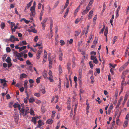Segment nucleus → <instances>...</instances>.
<instances>
[{
    "label": "nucleus",
    "instance_id": "obj_12",
    "mask_svg": "<svg viewBox=\"0 0 129 129\" xmlns=\"http://www.w3.org/2000/svg\"><path fill=\"white\" fill-rule=\"evenodd\" d=\"M27 43L25 41H22L19 44V46H21L26 45Z\"/></svg>",
    "mask_w": 129,
    "mask_h": 129
},
{
    "label": "nucleus",
    "instance_id": "obj_43",
    "mask_svg": "<svg viewBox=\"0 0 129 129\" xmlns=\"http://www.w3.org/2000/svg\"><path fill=\"white\" fill-rule=\"evenodd\" d=\"M43 22H42L41 24L42 25V28L43 29H45V23H43Z\"/></svg>",
    "mask_w": 129,
    "mask_h": 129
},
{
    "label": "nucleus",
    "instance_id": "obj_51",
    "mask_svg": "<svg viewBox=\"0 0 129 129\" xmlns=\"http://www.w3.org/2000/svg\"><path fill=\"white\" fill-rule=\"evenodd\" d=\"M59 3V1H58L56 2L55 4V5L54 6V7L56 8L58 5Z\"/></svg>",
    "mask_w": 129,
    "mask_h": 129
},
{
    "label": "nucleus",
    "instance_id": "obj_16",
    "mask_svg": "<svg viewBox=\"0 0 129 129\" xmlns=\"http://www.w3.org/2000/svg\"><path fill=\"white\" fill-rule=\"evenodd\" d=\"M86 104L87 105V107L86 108V114L87 115H88V109H89V104L88 103V100H87L86 101Z\"/></svg>",
    "mask_w": 129,
    "mask_h": 129
},
{
    "label": "nucleus",
    "instance_id": "obj_29",
    "mask_svg": "<svg viewBox=\"0 0 129 129\" xmlns=\"http://www.w3.org/2000/svg\"><path fill=\"white\" fill-rule=\"evenodd\" d=\"M32 3V1H31L30 2L27 4V8H28L31 6Z\"/></svg>",
    "mask_w": 129,
    "mask_h": 129
},
{
    "label": "nucleus",
    "instance_id": "obj_23",
    "mask_svg": "<svg viewBox=\"0 0 129 129\" xmlns=\"http://www.w3.org/2000/svg\"><path fill=\"white\" fill-rule=\"evenodd\" d=\"M22 20H23L27 24L30 21H28L26 20L24 18H23L21 20V21H22Z\"/></svg>",
    "mask_w": 129,
    "mask_h": 129
},
{
    "label": "nucleus",
    "instance_id": "obj_19",
    "mask_svg": "<svg viewBox=\"0 0 129 129\" xmlns=\"http://www.w3.org/2000/svg\"><path fill=\"white\" fill-rule=\"evenodd\" d=\"M15 37L14 36L12 35L11 36L10 39V40L11 42H13L14 41Z\"/></svg>",
    "mask_w": 129,
    "mask_h": 129
},
{
    "label": "nucleus",
    "instance_id": "obj_24",
    "mask_svg": "<svg viewBox=\"0 0 129 129\" xmlns=\"http://www.w3.org/2000/svg\"><path fill=\"white\" fill-rule=\"evenodd\" d=\"M93 11L92 10L91 11L89 12V19L91 18L92 17V14Z\"/></svg>",
    "mask_w": 129,
    "mask_h": 129
},
{
    "label": "nucleus",
    "instance_id": "obj_59",
    "mask_svg": "<svg viewBox=\"0 0 129 129\" xmlns=\"http://www.w3.org/2000/svg\"><path fill=\"white\" fill-rule=\"evenodd\" d=\"M74 80L75 81V83L76 84V82L77 81V77L76 76H74Z\"/></svg>",
    "mask_w": 129,
    "mask_h": 129
},
{
    "label": "nucleus",
    "instance_id": "obj_47",
    "mask_svg": "<svg viewBox=\"0 0 129 129\" xmlns=\"http://www.w3.org/2000/svg\"><path fill=\"white\" fill-rule=\"evenodd\" d=\"M67 80L66 87L67 88H68L69 87V81L68 79L67 78Z\"/></svg>",
    "mask_w": 129,
    "mask_h": 129
},
{
    "label": "nucleus",
    "instance_id": "obj_14",
    "mask_svg": "<svg viewBox=\"0 0 129 129\" xmlns=\"http://www.w3.org/2000/svg\"><path fill=\"white\" fill-rule=\"evenodd\" d=\"M42 43H38L36 44V45L34 46V47H36L37 46H40V47L39 48H42L43 47L42 46Z\"/></svg>",
    "mask_w": 129,
    "mask_h": 129
},
{
    "label": "nucleus",
    "instance_id": "obj_2",
    "mask_svg": "<svg viewBox=\"0 0 129 129\" xmlns=\"http://www.w3.org/2000/svg\"><path fill=\"white\" fill-rule=\"evenodd\" d=\"M30 10L31 12V14H30V16L34 17L36 15L35 8L33 7H31L30 8Z\"/></svg>",
    "mask_w": 129,
    "mask_h": 129
},
{
    "label": "nucleus",
    "instance_id": "obj_49",
    "mask_svg": "<svg viewBox=\"0 0 129 129\" xmlns=\"http://www.w3.org/2000/svg\"><path fill=\"white\" fill-rule=\"evenodd\" d=\"M39 122V124L40 125H43L44 124V123L42 122V120H39L38 121V122Z\"/></svg>",
    "mask_w": 129,
    "mask_h": 129
},
{
    "label": "nucleus",
    "instance_id": "obj_39",
    "mask_svg": "<svg viewBox=\"0 0 129 129\" xmlns=\"http://www.w3.org/2000/svg\"><path fill=\"white\" fill-rule=\"evenodd\" d=\"M19 23H17L14 26V29H15V31L16 30L18 26Z\"/></svg>",
    "mask_w": 129,
    "mask_h": 129
},
{
    "label": "nucleus",
    "instance_id": "obj_36",
    "mask_svg": "<svg viewBox=\"0 0 129 129\" xmlns=\"http://www.w3.org/2000/svg\"><path fill=\"white\" fill-rule=\"evenodd\" d=\"M117 37L116 36H115L114 37V38L113 39V44H114L115 43V42L116 41H117Z\"/></svg>",
    "mask_w": 129,
    "mask_h": 129
},
{
    "label": "nucleus",
    "instance_id": "obj_42",
    "mask_svg": "<svg viewBox=\"0 0 129 129\" xmlns=\"http://www.w3.org/2000/svg\"><path fill=\"white\" fill-rule=\"evenodd\" d=\"M59 73H61L62 72L61 67L60 65H59Z\"/></svg>",
    "mask_w": 129,
    "mask_h": 129
},
{
    "label": "nucleus",
    "instance_id": "obj_48",
    "mask_svg": "<svg viewBox=\"0 0 129 129\" xmlns=\"http://www.w3.org/2000/svg\"><path fill=\"white\" fill-rule=\"evenodd\" d=\"M60 125V121H59L57 123V126L56 127V129H58Z\"/></svg>",
    "mask_w": 129,
    "mask_h": 129
},
{
    "label": "nucleus",
    "instance_id": "obj_18",
    "mask_svg": "<svg viewBox=\"0 0 129 129\" xmlns=\"http://www.w3.org/2000/svg\"><path fill=\"white\" fill-rule=\"evenodd\" d=\"M36 120L37 119L35 117H33L32 118L31 121L35 124H36L37 123Z\"/></svg>",
    "mask_w": 129,
    "mask_h": 129
},
{
    "label": "nucleus",
    "instance_id": "obj_5",
    "mask_svg": "<svg viewBox=\"0 0 129 129\" xmlns=\"http://www.w3.org/2000/svg\"><path fill=\"white\" fill-rule=\"evenodd\" d=\"M42 51L41 50H39L38 51V53L36 55L37 59H39L40 58L41 54L42 53Z\"/></svg>",
    "mask_w": 129,
    "mask_h": 129
},
{
    "label": "nucleus",
    "instance_id": "obj_1",
    "mask_svg": "<svg viewBox=\"0 0 129 129\" xmlns=\"http://www.w3.org/2000/svg\"><path fill=\"white\" fill-rule=\"evenodd\" d=\"M14 52L15 54L19 60L21 61H23V59L21 58L23 55V53L22 52L19 53L17 52L16 51H15Z\"/></svg>",
    "mask_w": 129,
    "mask_h": 129
},
{
    "label": "nucleus",
    "instance_id": "obj_3",
    "mask_svg": "<svg viewBox=\"0 0 129 129\" xmlns=\"http://www.w3.org/2000/svg\"><path fill=\"white\" fill-rule=\"evenodd\" d=\"M90 59L93 60V62L95 64H96L98 63V61L95 56L91 55L90 57Z\"/></svg>",
    "mask_w": 129,
    "mask_h": 129
},
{
    "label": "nucleus",
    "instance_id": "obj_38",
    "mask_svg": "<svg viewBox=\"0 0 129 129\" xmlns=\"http://www.w3.org/2000/svg\"><path fill=\"white\" fill-rule=\"evenodd\" d=\"M90 78L91 80V83L92 84L94 82V77L93 76H91L90 77Z\"/></svg>",
    "mask_w": 129,
    "mask_h": 129
},
{
    "label": "nucleus",
    "instance_id": "obj_30",
    "mask_svg": "<svg viewBox=\"0 0 129 129\" xmlns=\"http://www.w3.org/2000/svg\"><path fill=\"white\" fill-rule=\"evenodd\" d=\"M128 123L127 121L126 120L125 121L123 124V126L124 127H125L127 126L128 124Z\"/></svg>",
    "mask_w": 129,
    "mask_h": 129
},
{
    "label": "nucleus",
    "instance_id": "obj_9",
    "mask_svg": "<svg viewBox=\"0 0 129 129\" xmlns=\"http://www.w3.org/2000/svg\"><path fill=\"white\" fill-rule=\"evenodd\" d=\"M20 114H22L23 116H25L26 115V114H25V110L24 109L22 108L20 111Z\"/></svg>",
    "mask_w": 129,
    "mask_h": 129
},
{
    "label": "nucleus",
    "instance_id": "obj_58",
    "mask_svg": "<svg viewBox=\"0 0 129 129\" xmlns=\"http://www.w3.org/2000/svg\"><path fill=\"white\" fill-rule=\"evenodd\" d=\"M48 18H44L43 20V21L42 22H43V23H45L47 20Z\"/></svg>",
    "mask_w": 129,
    "mask_h": 129
},
{
    "label": "nucleus",
    "instance_id": "obj_28",
    "mask_svg": "<svg viewBox=\"0 0 129 129\" xmlns=\"http://www.w3.org/2000/svg\"><path fill=\"white\" fill-rule=\"evenodd\" d=\"M1 28L3 29L5 26V24L4 22H2L1 24Z\"/></svg>",
    "mask_w": 129,
    "mask_h": 129
},
{
    "label": "nucleus",
    "instance_id": "obj_31",
    "mask_svg": "<svg viewBox=\"0 0 129 129\" xmlns=\"http://www.w3.org/2000/svg\"><path fill=\"white\" fill-rule=\"evenodd\" d=\"M29 113L31 115H34L35 114L34 111L32 109H30Z\"/></svg>",
    "mask_w": 129,
    "mask_h": 129
},
{
    "label": "nucleus",
    "instance_id": "obj_25",
    "mask_svg": "<svg viewBox=\"0 0 129 129\" xmlns=\"http://www.w3.org/2000/svg\"><path fill=\"white\" fill-rule=\"evenodd\" d=\"M122 100V98H120V99H119V100H118V103L117 105V106L118 107L119 106L120 104L121 103V101Z\"/></svg>",
    "mask_w": 129,
    "mask_h": 129
},
{
    "label": "nucleus",
    "instance_id": "obj_11",
    "mask_svg": "<svg viewBox=\"0 0 129 129\" xmlns=\"http://www.w3.org/2000/svg\"><path fill=\"white\" fill-rule=\"evenodd\" d=\"M27 77V76L24 73L20 75V78L21 79L25 78H26Z\"/></svg>",
    "mask_w": 129,
    "mask_h": 129
},
{
    "label": "nucleus",
    "instance_id": "obj_41",
    "mask_svg": "<svg viewBox=\"0 0 129 129\" xmlns=\"http://www.w3.org/2000/svg\"><path fill=\"white\" fill-rule=\"evenodd\" d=\"M88 55H83V57H82V59H83V58L86 59H88Z\"/></svg>",
    "mask_w": 129,
    "mask_h": 129
},
{
    "label": "nucleus",
    "instance_id": "obj_32",
    "mask_svg": "<svg viewBox=\"0 0 129 129\" xmlns=\"http://www.w3.org/2000/svg\"><path fill=\"white\" fill-rule=\"evenodd\" d=\"M89 27V26L87 25V29L86 32H85V35L86 37H87V34L88 32V28Z\"/></svg>",
    "mask_w": 129,
    "mask_h": 129
},
{
    "label": "nucleus",
    "instance_id": "obj_57",
    "mask_svg": "<svg viewBox=\"0 0 129 129\" xmlns=\"http://www.w3.org/2000/svg\"><path fill=\"white\" fill-rule=\"evenodd\" d=\"M109 64L110 67H112L114 68L115 67L117 66V65L116 64H115L114 65H113L112 64L110 63Z\"/></svg>",
    "mask_w": 129,
    "mask_h": 129
},
{
    "label": "nucleus",
    "instance_id": "obj_46",
    "mask_svg": "<svg viewBox=\"0 0 129 129\" xmlns=\"http://www.w3.org/2000/svg\"><path fill=\"white\" fill-rule=\"evenodd\" d=\"M29 29L28 30V31L29 32H33L34 33H37V31L35 29H33L31 31H30Z\"/></svg>",
    "mask_w": 129,
    "mask_h": 129
},
{
    "label": "nucleus",
    "instance_id": "obj_44",
    "mask_svg": "<svg viewBox=\"0 0 129 129\" xmlns=\"http://www.w3.org/2000/svg\"><path fill=\"white\" fill-rule=\"evenodd\" d=\"M60 44L61 45H63L65 44V42L64 41L61 40L60 41Z\"/></svg>",
    "mask_w": 129,
    "mask_h": 129
},
{
    "label": "nucleus",
    "instance_id": "obj_63",
    "mask_svg": "<svg viewBox=\"0 0 129 129\" xmlns=\"http://www.w3.org/2000/svg\"><path fill=\"white\" fill-rule=\"evenodd\" d=\"M78 50L79 51H80V52L82 54L84 55L85 54L84 52V51H81V49H78Z\"/></svg>",
    "mask_w": 129,
    "mask_h": 129
},
{
    "label": "nucleus",
    "instance_id": "obj_17",
    "mask_svg": "<svg viewBox=\"0 0 129 129\" xmlns=\"http://www.w3.org/2000/svg\"><path fill=\"white\" fill-rule=\"evenodd\" d=\"M40 90L42 92L43 94H44L46 92L45 88L44 87H43L42 88H40Z\"/></svg>",
    "mask_w": 129,
    "mask_h": 129
},
{
    "label": "nucleus",
    "instance_id": "obj_37",
    "mask_svg": "<svg viewBox=\"0 0 129 129\" xmlns=\"http://www.w3.org/2000/svg\"><path fill=\"white\" fill-rule=\"evenodd\" d=\"M35 100L33 98H30L29 100V102L30 103H32L35 101Z\"/></svg>",
    "mask_w": 129,
    "mask_h": 129
},
{
    "label": "nucleus",
    "instance_id": "obj_13",
    "mask_svg": "<svg viewBox=\"0 0 129 129\" xmlns=\"http://www.w3.org/2000/svg\"><path fill=\"white\" fill-rule=\"evenodd\" d=\"M43 76L44 77L45 79L47 78L48 77H47V74L46 71H44L43 73Z\"/></svg>",
    "mask_w": 129,
    "mask_h": 129
},
{
    "label": "nucleus",
    "instance_id": "obj_20",
    "mask_svg": "<svg viewBox=\"0 0 129 129\" xmlns=\"http://www.w3.org/2000/svg\"><path fill=\"white\" fill-rule=\"evenodd\" d=\"M47 122L49 124H52L53 122V119L51 118L48 119L47 121Z\"/></svg>",
    "mask_w": 129,
    "mask_h": 129
},
{
    "label": "nucleus",
    "instance_id": "obj_50",
    "mask_svg": "<svg viewBox=\"0 0 129 129\" xmlns=\"http://www.w3.org/2000/svg\"><path fill=\"white\" fill-rule=\"evenodd\" d=\"M38 36H36L35 37L34 39V41L35 42H37L38 40Z\"/></svg>",
    "mask_w": 129,
    "mask_h": 129
},
{
    "label": "nucleus",
    "instance_id": "obj_34",
    "mask_svg": "<svg viewBox=\"0 0 129 129\" xmlns=\"http://www.w3.org/2000/svg\"><path fill=\"white\" fill-rule=\"evenodd\" d=\"M0 80L1 81L0 82L1 83H4L5 82H7V81H6L5 79H0Z\"/></svg>",
    "mask_w": 129,
    "mask_h": 129
},
{
    "label": "nucleus",
    "instance_id": "obj_33",
    "mask_svg": "<svg viewBox=\"0 0 129 129\" xmlns=\"http://www.w3.org/2000/svg\"><path fill=\"white\" fill-rule=\"evenodd\" d=\"M128 72H129V70H127L126 71L123 72L122 73V74L123 75V77H124V76H125V75H126L127 73Z\"/></svg>",
    "mask_w": 129,
    "mask_h": 129
},
{
    "label": "nucleus",
    "instance_id": "obj_8",
    "mask_svg": "<svg viewBox=\"0 0 129 129\" xmlns=\"http://www.w3.org/2000/svg\"><path fill=\"white\" fill-rule=\"evenodd\" d=\"M81 30L79 29L77 30L75 32V36L77 37L80 33Z\"/></svg>",
    "mask_w": 129,
    "mask_h": 129
},
{
    "label": "nucleus",
    "instance_id": "obj_27",
    "mask_svg": "<svg viewBox=\"0 0 129 129\" xmlns=\"http://www.w3.org/2000/svg\"><path fill=\"white\" fill-rule=\"evenodd\" d=\"M63 56V54L61 53L59 55V59L60 61H62V57Z\"/></svg>",
    "mask_w": 129,
    "mask_h": 129
},
{
    "label": "nucleus",
    "instance_id": "obj_40",
    "mask_svg": "<svg viewBox=\"0 0 129 129\" xmlns=\"http://www.w3.org/2000/svg\"><path fill=\"white\" fill-rule=\"evenodd\" d=\"M29 108L28 107H27L25 111V114H26V115L29 113Z\"/></svg>",
    "mask_w": 129,
    "mask_h": 129
},
{
    "label": "nucleus",
    "instance_id": "obj_6",
    "mask_svg": "<svg viewBox=\"0 0 129 129\" xmlns=\"http://www.w3.org/2000/svg\"><path fill=\"white\" fill-rule=\"evenodd\" d=\"M14 117L15 119L18 120L19 118V116L18 113L16 112H15L14 115Z\"/></svg>",
    "mask_w": 129,
    "mask_h": 129
},
{
    "label": "nucleus",
    "instance_id": "obj_35",
    "mask_svg": "<svg viewBox=\"0 0 129 129\" xmlns=\"http://www.w3.org/2000/svg\"><path fill=\"white\" fill-rule=\"evenodd\" d=\"M69 11V9L68 8L67 9L65 15L64 16V17L65 18L67 16Z\"/></svg>",
    "mask_w": 129,
    "mask_h": 129
},
{
    "label": "nucleus",
    "instance_id": "obj_62",
    "mask_svg": "<svg viewBox=\"0 0 129 129\" xmlns=\"http://www.w3.org/2000/svg\"><path fill=\"white\" fill-rule=\"evenodd\" d=\"M91 61L89 62V64L90 68L92 69L93 68V65L91 63Z\"/></svg>",
    "mask_w": 129,
    "mask_h": 129
},
{
    "label": "nucleus",
    "instance_id": "obj_56",
    "mask_svg": "<svg viewBox=\"0 0 129 129\" xmlns=\"http://www.w3.org/2000/svg\"><path fill=\"white\" fill-rule=\"evenodd\" d=\"M28 55L29 57L31 58L33 57V54L30 52H29L28 53Z\"/></svg>",
    "mask_w": 129,
    "mask_h": 129
},
{
    "label": "nucleus",
    "instance_id": "obj_61",
    "mask_svg": "<svg viewBox=\"0 0 129 129\" xmlns=\"http://www.w3.org/2000/svg\"><path fill=\"white\" fill-rule=\"evenodd\" d=\"M55 97L56 98V99L55 102V103H56L58 102V95H56L55 96Z\"/></svg>",
    "mask_w": 129,
    "mask_h": 129
},
{
    "label": "nucleus",
    "instance_id": "obj_60",
    "mask_svg": "<svg viewBox=\"0 0 129 129\" xmlns=\"http://www.w3.org/2000/svg\"><path fill=\"white\" fill-rule=\"evenodd\" d=\"M47 55V53L46 51H45L44 52V57L45 58H46Z\"/></svg>",
    "mask_w": 129,
    "mask_h": 129
},
{
    "label": "nucleus",
    "instance_id": "obj_4",
    "mask_svg": "<svg viewBox=\"0 0 129 129\" xmlns=\"http://www.w3.org/2000/svg\"><path fill=\"white\" fill-rule=\"evenodd\" d=\"M11 26L10 27L11 28V30H12V33L15 32V29H14V28H13V26L14 27L15 26V23L13 22H11L10 23Z\"/></svg>",
    "mask_w": 129,
    "mask_h": 129
},
{
    "label": "nucleus",
    "instance_id": "obj_53",
    "mask_svg": "<svg viewBox=\"0 0 129 129\" xmlns=\"http://www.w3.org/2000/svg\"><path fill=\"white\" fill-rule=\"evenodd\" d=\"M105 28V26L104 25L103 27L101 30V31L99 32L100 34H101V33H103V32Z\"/></svg>",
    "mask_w": 129,
    "mask_h": 129
},
{
    "label": "nucleus",
    "instance_id": "obj_55",
    "mask_svg": "<svg viewBox=\"0 0 129 129\" xmlns=\"http://www.w3.org/2000/svg\"><path fill=\"white\" fill-rule=\"evenodd\" d=\"M77 104L76 103L75 104V107L74 108V112L75 113L76 111V109L77 108Z\"/></svg>",
    "mask_w": 129,
    "mask_h": 129
},
{
    "label": "nucleus",
    "instance_id": "obj_7",
    "mask_svg": "<svg viewBox=\"0 0 129 129\" xmlns=\"http://www.w3.org/2000/svg\"><path fill=\"white\" fill-rule=\"evenodd\" d=\"M89 4L86 7V9L83 11L82 14L83 15H84L85 14H86L89 11Z\"/></svg>",
    "mask_w": 129,
    "mask_h": 129
},
{
    "label": "nucleus",
    "instance_id": "obj_15",
    "mask_svg": "<svg viewBox=\"0 0 129 129\" xmlns=\"http://www.w3.org/2000/svg\"><path fill=\"white\" fill-rule=\"evenodd\" d=\"M24 88L27 90V83L28 82L27 80H25L24 81Z\"/></svg>",
    "mask_w": 129,
    "mask_h": 129
},
{
    "label": "nucleus",
    "instance_id": "obj_26",
    "mask_svg": "<svg viewBox=\"0 0 129 129\" xmlns=\"http://www.w3.org/2000/svg\"><path fill=\"white\" fill-rule=\"evenodd\" d=\"M81 77L80 76H78V81L79 82V84H81L82 83V81L81 80Z\"/></svg>",
    "mask_w": 129,
    "mask_h": 129
},
{
    "label": "nucleus",
    "instance_id": "obj_64",
    "mask_svg": "<svg viewBox=\"0 0 129 129\" xmlns=\"http://www.w3.org/2000/svg\"><path fill=\"white\" fill-rule=\"evenodd\" d=\"M29 82L31 84L33 83L34 82V81L32 79H30L29 80Z\"/></svg>",
    "mask_w": 129,
    "mask_h": 129
},
{
    "label": "nucleus",
    "instance_id": "obj_45",
    "mask_svg": "<svg viewBox=\"0 0 129 129\" xmlns=\"http://www.w3.org/2000/svg\"><path fill=\"white\" fill-rule=\"evenodd\" d=\"M34 95L37 97H39L40 96V94L39 93H36L34 94Z\"/></svg>",
    "mask_w": 129,
    "mask_h": 129
},
{
    "label": "nucleus",
    "instance_id": "obj_52",
    "mask_svg": "<svg viewBox=\"0 0 129 129\" xmlns=\"http://www.w3.org/2000/svg\"><path fill=\"white\" fill-rule=\"evenodd\" d=\"M19 104H17L16 103H15L13 105V106L14 108H16L18 107V105Z\"/></svg>",
    "mask_w": 129,
    "mask_h": 129
},
{
    "label": "nucleus",
    "instance_id": "obj_54",
    "mask_svg": "<svg viewBox=\"0 0 129 129\" xmlns=\"http://www.w3.org/2000/svg\"><path fill=\"white\" fill-rule=\"evenodd\" d=\"M42 126V125L39 124V122H38V125L35 127V129H36L38 128H40Z\"/></svg>",
    "mask_w": 129,
    "mask_h": 129
},
{
    "label": "nucleus",
    "instance_id": "obj_10",
    "mask_svg": "<svg viewBox=\"0 0 129 129\" xmlns=\"http://www.w3.org/2000/svg\"><path fill=\"white\" fill-rule=\"evenodd\" d=\"M127 64H125L123 65L119 69V71H122L123 69H125L127 66Z\"/></svg>",
    "mask_w": 129,
    "mask_h": 129
},
{
    "label": "nucleus",
    "instance_id": "obj_21",
    "mask_svg": "<svg viewBox=\"0 0 129 129\" xmlns=\"http://www.w3.org/2000/svg\"><path fill=\"white\" fill-rule=\"evenodd\" d=\"M11 61L10 58L9 56L6 59V61L8 63L11 62Z\"/></svg>",
    "mask_w": 129,
    "mask_h": 129
},
{
    "label": "nucleus",
    "instance_id": "obj_22",
    "mask_svg": "<svg viewBox=\"0 0 129 129\" xmlns=\"http://www.w3.org/2000/svg\"><path fill=\"white\" fill-rule=\"evenodd\" d=\"M47 79L50 80V82H53L54 81V80L53 79V76H50L49 77H48Z\"/></svg>",
    "mask_w": 129,
    "mask_h": 129
}]
</instances>
